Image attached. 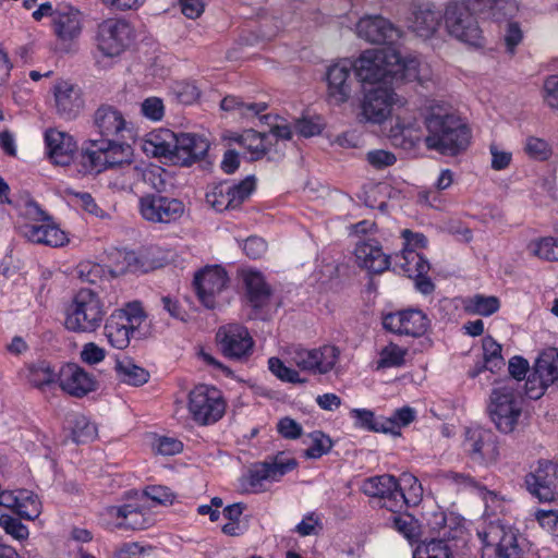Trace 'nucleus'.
Here are the masks:
<instances>
[{
	"label": "nucleus",
	"mask_w": 558,
	"mask_h": 558,
	"mask_svg": "<svg viewBox=\"0 0 558 558\" xmlns=\"http://www.w3.org/2000/svg\"><path fill=\"white\" fill-rule=\"evenodd\" d=\"M265 135V132L247 130L236 141L252 154V159H258L266 151Z\"/></svg>",
	"instance_id": "52"
},
{
	"label": "nucleus",
	"mask_w": 558,
	"mask_h": 558,
	"mask_svg": "<svg viewBox=\"0 0 558 558\" xmlns=\"http://www.w3.org/2000/svg\"><path fill=\"white\" fill-rule=\"evenodd\" d=\"M361 490L366 496L377 499L378 506L391 513L404 510L409 506V500L393 475L367 477L363 481Z\"/></svg>",
	"instance_id": "11"
},
{
	"label": "nucleus",
	"mask_w": 558,
	"mask_h": 558,
	"mask_svg": "<svg viewBox=\"0 0 558 558\" xmlns=\"http://www.w3.org/2000/svg\"><path fill=\"white\" fill-rule=\"evenodd\" d=\"M220 108L225 111L233 112L246 122L258 120L262 125L269 126L270 133L276 137V141L279 138L278 116L264 113L268 108L266 102H247L240 97L229 95L221 100Z\"/></svg>",
	"instance_id": "17"
},
{
	"label": "nucleus",
	"mask_w": 558,
	"mask_h": 558,
	"mask_svg": "<svg viewBox=\"0 0 558 558\" xmlns=\"http://www.w3.org/2000/svg\"><path fill=\"white\" fill-rule=\"evenodd\" d=\"M131 27L123 20L109 19L98 26L97 48L105 57H117L128 47Z\"/></svg>",
	"instance_id": "18"
},
{
	"label": "nucleus",
	"mask_w": 558,
	"mask_h": 558,
	"mask_svg": "<svg viewBox=\"0 0 558 558\" xmlns=\"http://www.w3.org/2000/svg\"><path fill=\"white\" fill-rule=\"evenodd\" d=\"M444 15L430 5H420L409 19V27L422 38H430L440 26Z\"/></svg>",
	"instance_id": "35"
},
{
	"label": "nucleus",
	"mask_w": 558,
	"mask_h": 558,
	"mask_svg": "<svg viewBox=\"0 0 558 558\" xmlns=\"http://www.w3.org/2000/svg\"><path fill=\"white\" fill-rule=\"evenodd\" d=\"M351 64L356 80L361 83L393 86L416 81L420 75L418 59L402 57L397 47L365 50Z\"/></svg>",
	"instance_id": "1"
},
{
	"label": "nucleus",
	"mask_w": 558,
	"mask_h": 558,
	"mask_svg": "<svg viewBox=\"0 0 558 558\" xmlns=\"http://www.w3.org/2000/svg\"><path fill=\"white\" fill-rule=\"evenodd\" d=\"M504 40L507 52L513 54L515 52L517 47L523 40V32L518 22L509 21L507 23Z\"/></svg>",
	"instance_id": "61"
},
{
	"label": "nucleus",
	"mask_w": 558,
	"mask_h": 558,
	"mask_svg": "<svg viewBox=\"0 0 558 558\" xmlns=\"http://www.w3.org/2000/svg\"><path fill=\"white\" fill-rule=\"evenodd\" d=\"M501 351V345L493 337H486L483 340V360L469 371V376L475 378L485 369L494 373L501 368L505 364Z\"/></svg>",
	"instance_id": "38"
},
{
	"label": "nucleus",
	"mask_w": 558,
	"mask_h": 558,
	"mask_svg": "<svg viewBox=\"0 0 558 558\" xmlns=\"http://www.w3.org/2000/svg\"><path fill=\"white\" fill-rule=\"evenodd\" d=\"M108 525L120 530L140 531L154 524L153 515L138 505L109 506L102 511Z\"/></svg>",
	"instance_id": "19"
},
{
	"label": "nucleus",
	"mask_w": 558,
	"mask_h": 558,
	"mask_svg": "<svg viewBox=\"0 0 558 558\" xmlns=\"http://www.w3.org/2000/svg\"><path fill=\"white\" fill-rule=\"evenodd\" d=\"M450 548L444 539H430L418 545L413 551V558H450Z\"/></svg>",
	"instance_id": "51"
},
{
	"label": "nucleus",
	"mask_w": 558,
	"mask_h": 558,
	"mask_svg": "<svg viewBox=\"0 0 558 558\" xmlns=\"http://www.w3.org/2000/svg\"><path fill=\"white\" fill-rule=\"evenodd\" d=\"M310 446L303 451L305 459H319L330 452L333 447V441L329 435L323 430H313L307 435Z\"/></svg>",
	"instance_id": "47"
},
{
	"label": "nucleus",
	"mask_w": 558,
	"mask_h": 558,
	"mask_svg": "<svg viewBox=\"0 0 558 558\" xmlns=\"http://www.w3.org/2000/svg\"><path fill=\"white\" fill-rule=\"evenodd\" d=\"M278 457L276 454L269 461L265 460L252 464L247 473L241 478V487L245 492L257 493L265 489L268 483L276 481L279 473Z\"/></svg>",
	"instance_id": "31"
},
{
	"label": "nucleus",
	"mask_w": 558,
	"mask_h": 558,
	"mask_svg": "<svg viewBox=\"0 0 558 558\" xmlns=\"http://www.w3.org/2000/svg\"><path fill=\"white\" fill-rule=\"evenodd\" d=\"M121 265L116 269L117 274L147 272L155 267L153 263L148 262L144 252H125L121 254Z\"/></svg>",
	"instance_id": "49"
},
{
	"label": "nucleus",
	"mask_w": 558,
	"mask_h": 558,
	"mask_svg": "<svg viewBox=\"0 0 558 558\" xmlns=\"http://www.w3.org/2000/svg\"><path fill=\"white\" fill-rule=\"evenodd\" d=\"M146 315L140 303H129L125 307L116 310L107 319L105 336L116 349L123 350L130 345L131 338L145 322Z\"/></svg>",
	"instance_id": "5"
},
{
	"label": "nucleus",
	"mask_w": 558,
	"mask_h": 558,
	"mask_svg": "<svg viewBox=\"0 0 558 558\" xmlns=\"http://www.w3.org/2000/svg\"><path fill=\"white\" fill-rule=\"evenodd\" d=\"M354 427L374 433H384V416H376L369 409L354 408L349 412Z\"/></svg>",
	"instance_id": "46"
},
{
	"label": "nucleus",
	"mask_w": 558,
	"mask_h": 558,
	"mask_svg": "<svg viewBox=\"0 0 558 558\" xmlns=\"http://www.w3.org/2000/svg\"><path fill=\"white\" fill-rule=\"evenodd\" d=\"M19 230L23 238L35 244L60 247L69 242L65 232L57 226L52 217L41 222H23Z\"/></svg>",
	"instance_id": "26"
},
{
	"label": "nucleus",
	"mask_w": 558,
	"mask_h": 558,
	"mask_svg": "<svg viewBox=\"0 0 558 558\" xmlns=\"http://www.w3.org/2000/svg\"><path fill=\"white\" fill-rule=\"evenodd\" d=\"M537 375L542 389L546 390L558 380V351L551 349L543 352L534 365V376Z\"/></svg>",
	"instance_id": "40"
},
{
	"label": "nucleus",
	"mask_w": 558,
	"mask_h": 558,
	"mask_svg": "<svg viewBox=\"0 0 558 558\" xmlns=\"http://www.w3.org/2000/svg\"><path fill=\"white\" fill-rule=\"evenodd\" d=\"M286 353L289 355L290 362L301 371L311 375H327L335 368L341 352L333 344H324L314 349L293 347L289 348Z\"/></svg>",
	"instance_id": "9"
},
{
	"label": "nucleus",
	"mask_w": 558,
	"mask_h": 558,
	"mask_svg": "<svg viewBox=\"0 0 558 558\" xmlns=\"http://www.w3.org/2000/svg\"><path fill=\"white\" fill-rule=\"evenodd\" d=\"M178 134L168 129H159L150 132L143 142V150L147 155L165 158L171 162V156L175 149Z\"/></svg>",
	"instance_id": "36"
},
{
	"label": "nucleus",
	"mask_w": 558,
	"mask_h": 558,
	"mask_svg": "<svg viewBox=\"0 0 558 558\" xmlns=\"http://www.w3.org/2000/svg\"><path fill=\"white\" fill-rule=\"evenodd\" d=\"M141 112L149 120L159 121L165 114L163 102L158 97H148L142 102Z\"/></svg>",
	"instance_id": "62"
},
{
	"label": "nucleus",
	"mask_w": 558,
	"mask_h": 558,
	"mask_svg": "<svg viewBox=\"0 0 558 558\" xmlns=\"http://www.w3.org/2000/svg\"><path fill=\"white\" fill-rule=\"evenodd\" d=\"M465 2L451 1L447 4L444 21L448 33L460 41L472 46L482 45V29L470 4Z\"/></svg>",
	"instance_id": "7"
},
{
	"label": "nucleus",
	"mask_w": 558,
	"mask_h": 558,
	"mask_svg": "<svg viewBox=\"0 0 558 558\" xmlns=\"http://www.w3.org/2000/svg\"><path fill=\"white\" fill-rule=\"evenodd\" d=\"M474 10L495 23L509 22L518 10L513 0H466Z\"/></svg>",
	"instance_id": "37"
},
{
	"label": "nucleus",
	"mask_w": 558,
	"mask_h": 558,
	"mask_svg": "<svg viewBox=\"0 0 558 558\" xmlns=\"http://www.w3.org/2000/svg\"><path fill=\"white\" fill-rule=\"evenodd\" d=\"M356 33L366 41L384 45V47H396V43L401 37V31L381 15L361 17L356 24Z\"/></svg>",
	"instance_id": "21"
},
{
	"label": "nucleus",
	"mask_w": 558,
	"mask_h": 558,
	"mask_svg": "<svg viewBox=\"0 0 558 558\" xmlns=\"http://www.w3.org/2000/svg\"><path fill=\"white\" fill-rule=\"evenodd\" d=\"M544 100L550 108L558 110V75H550L545 80Z\"/></svg>",
	"instance_id": "64"
},
{
	"label": "nucleus",
	"mask_w": 558,
	"mask_h": 558,
	"mask_svg": "<svg viewBox=\"0 0 558 558\" xmlns=\"http://www.w3.org/2000/svg\"><path fill=\"white\" fill-rule=\"evenodd\" d=\"M58 380L63 391L78 398L96 389L95 378L74 363L61 367Z\"/></svg>",
	"instance_id": "29"
},
{
	"label": "nucleus",
	"mask_w": 558,
	"mask_h": 558,
	"mask_svg": "<svg viewBox=\"0 0 558 558\" xmlns=\"http://www.w3.org/2000/svg\"><path fill=\"white\" fill-rule=\"evenodd\" d=\"M427 130L425 145L445 156H457L465 150L471 142V129L450 108L434 104L424 117Z\"/></svg>",
	"instance_id": "2"
},
{
	"label": "nucleus",
	"mask_w": 558,
	"mask_h": 558,
	"mask_svg": "<svg viewBox=\"0 0 558 558\" xmlns=\"http://www.w3.org/2000/svg\"><path fill=\"white\" fill-rule=\"evenodd\" d=\"M142 179L144 183L151 189L161 192L166 189L165 170L160 167L151 166L142 170Z\"/></svg>",
	"instance_id": "59"
},
{
	"label": "nucleus",
	"mask_w": 558,
	"mask_h": 558,
	"mask_svg": "<svg viewBox=\"0 0 558 558\" xmlns=\"http://www.w3.org/2000/svg\"><path fill=\"white\" fill-rule=\"evenodd\" d=\"M477 536L482 543V558H523V536L500 519L484 521L477 529Z\"/></svg>",
	"instance_id": "4"
},
{
	"label": "nucleus",
	"mask_w": 558,
	"mask_h": 558,
	"mask_svg": "<svg viewBox=\"0 0 558 558\" xmlns=\"http://www.w3.org/2000/svg\"><path fill=\"white\" fill-rule=\"evenodd\" d=\"M368 163L377 170L390 167L396 163L397 158L393 153L384 149L369 150L366 155Z\"/></svg>",
	"instance_id": "60"
},
{
	"label": "nucleus",
	"mask_w": 558,
	"mask_h": 558,
	"mask_svg": "<svg viewBox=\"0 0 558 558\" xmlns=\"http://www.w3.org/2000/svg\"><path fill=\"white\" fill-rule=\"evenodd\" d=\"M395 96L392 86L378 85L366 92L361 105L364 120L376 124L383 123L391 113Z\"/></svg>",
	"instance_id": "24"
},
{
	"label": "nucleus",
	"mask_w": 558,
	"mask_h": 558,
	"mask_svg": "<svg viewBox=\"0 0 558 558\" xmlns=\"http://www.w3.org/2000/svg\"><path fill=\"white\" fill-rule=\"evenodd\" d=\"M524 153L533 160L547 161L553 155V147L544 138L527 136L524 143Z\"/></svg>",
	"instance_id": "54"
},
{
	"label": "nucleus",
	"mask_w": 558,
	"mask_h": 558,
	"mask_svg": "<svg viewBox=\"0 0 558 558\" xmlns=\"http://www.w3.org/2000/svg\"><path fill=\"white\" fill-rule=\"evenodd\" d=\"M114 369L119 380L131 386H142L149 379V373L129 357L118 360Z\"/></svg>",
	"instance_id": "43"
},
{
	"label": "nucleus",
	"mask_w": 558,
	"mask_h": 558,
	"mask_svg": "<svg viewBox=\"0 0 558 558\" xmlns=\"http://www.w3.org/2000/svg\"><path fill=\"white\" fill-rule=\"evenodd\" d=\"M57 114L64 120L75 119L84 108L82 90L78 86L59 81L52 88Z\"/></svg>",
	"instance_id": "28"
},
{
	"label": "nucleus",
	"mask_w": 558,
	"mask_h": 558,
	"mask_svg": "<svg viewBox=\"0 0 558 558\" xmlns=\"http://www.w3.org/2000/svg\"><path fill=\"white\" fill-rule=\"evenodd\" d=\"M500 308V301L494 295L475 294L464 301V310L470 314L490 316Z\"/></svg>",
	"instance_id": "44"
},
{
	"label": "nucleus",
	"mask_w": 558,
	"mask_h": 558,
	"mask_svg": "<svg viewBox=\"0 0 558 558\" xmlns=\"http://www.w3.org/2000/svg\"><path fill=\"white\" fill-rule=\"evenodd\" d=\"M26 378L32 386L43 388L44 386L54 383L57 373L51 367L50 363L38 361L27 365Z\"/></svg>",
	"instance_id": "45"
},
{
	"label": "nucleus",
	"mask_w": 558,
	"mask_h": 558,
	"mask_svg": "<svg viewBox=\"0 0 558 558\" xmlns=\"http://www.w3.org/2000/svg\"><path fill=\"white\" fill-rule=\"evenodd\" d=\"M0 525L4 531L17 539H23L28 536L27 527L22 522L9 514H2L0 517Z\"/></svg>",
	"instance_id": "63"
},
{
	"label": "nucleus",
	"mask_w": 558,
	"mask_h": 558,
	"mask_svg": "<svg viewBox=\"0 0 558 558\" xmlns=\"http://www.w3.org/2000/svg\"><path fill=\"white\" fill-rule=\"evenodd\" d=\"M325 124L319 116L306 117L302 116L294 121L295 132L303 137H313L319 135Z\"/></svg>",
	"instance_id": "57"
},
{
	"label": "nucleus",
	"mask_w": 558,
	"mask_h": 558,
	"mask_svg": "<svg viewBox=\"0 0 558 558\" xmlns=\"http://www.w3.org/2000/svg\"><path fill=\"white\" fill-rule=\"evenodd\" d=\"M381 324L391 333L420 338L429 329L430 319L422 310L408 307L385 314Z\"/></svg>",
	"instance_id": "12"
},
{
	"label": "nucleus",
	"mask_w": 558,
	"mask_h": 558,
	"mask_svg": "<svg viewBox=\"0 0 558 558\" xmlns=\"http://www.w3.org/2000/svg\"><path fill=\"white\" fill-rule=\"evenodd\" d=\"M407 349L399 347L398 344L390 342L384 347L379 352L378 367H400L405 362Z\"/></svg>",
	"instance_id": "53"
},
{
	"label": "nucleus",
	"mask_w": 558,
	"mask_h": 558,
	"mask_svg": "<svg viewBox=\"0 0 558 558\" xmlns=\"http://www.w3.org/2000/svg\"><path fill=\"white\" fill-rule=\"evenodd\" d=\"M352 66L350 59H342L328 68L326 80L329 102L341 105L349 100L352 92Z\"/></svg>",
	"instance_id": "25"
},
{
	"label": "nucleus",
	"mask_w": 558,
	"mask_h": 558,
	"mask_svg": "<svg viewBox=\"0 0 558 558\" xmlns=\"http://www.w3.org/2000/svg\"><path fill=\"white\" fill-rule=\"evenodd\" d=\"M247 303L254 307H263L270 299L271 290L260 271L247 268L240 271Z\"/></svg>",
	"instance_id": "33"
},
{
	"label": "nucleus",
	"mask_w": 558,
	"mask_h": 558,
	"mask_svg": "<svg viewBox=\"0 0 558 558\" xmlns=\"http://www.w3.org/2000/svg\"><path fill=\"white\" fill-rule=\"evenodd\" d=\"M463 445L470 459L478 464L492 465L498 461L499 440L490 429H468Z\"/></svg>",
	"instance_id": "16"
},
{
	"label": "nucleus",
	"mask_w": 558,
	"mask_h": 558,
	"mask_svg": "<svg viewBox=\"0 0 558 558\" xmlns=\"http://www.w3.org/2000/svg\"><path fill=\"white\" fill-rule=\"evenodd\" d=\"M107 308L100 295L88 288L74 293L64 310V327L72 332H94L104 323Z\"/></svg>",
	"instance_id": "3"
},
{
	"label": "nucleus",
	"mask_w": 558,
	"mask_h": 558,
	"mask_svg": "<svg viewBox=\"0 0 558 558\" xmlns=\"http://www.w3.org/2000/svg\"><path fill=\"white\" fill-rule=\"evenodd\" d=\"M140 211L145 220L169 223L183 215L184 204L177 198L145 195L140 198Z\"/></svg>",
	"instance_id": "22"
},
{
	"label": "nucleus",
	"mask_w": 558,
	"mask_h": 558,
	"mask_svg": "<svg viewBox=\"0 0 558 558\" xmlns=\"http://www.w3.org/2000/svg\"><path fill=\"white\" fill-rule=\"evenodd\" d=\"M175 149L171 156V162L180 166H190L203 159L208 149V141L196 134L181 133L177 136Z\"/></svg>",
	"instance_id": "30"
},
{
	"label": "nucleus",
	"mask_w": 558,
	"mask_h": 558,
	"mask_svg": "<svg viewBox=\"0 0 558 558\" xmlns=\"http://www.w3.org/2000/svg\"><path fill=\"white\" fill-rule=\"evenodd\" d=\"M41 504L38 497L29 490H20V502L17 514L22 518L34 520L40 513Z\"/></svg>",
	"instance_id": "56"
},
{
	"label": "nucleus",
	"mask_w": 558,
	"mask_h": 558,
	"mask_svg": "<svg viewBox=\"0 0 558 558\" xmlns=\"http://www.w3.org/2000/svg\"><path fill=\"white\" fill-rule=\"evenodd\" d=\"M489 414L499 432H513L522 414L519 392L509 386L495 388L490 396Z\"/></svg>",
	"instance_id": "6"
},
{
	"label": "nucleus",
	"mask_w": 558,
	"mask_h": 558,
	"mask_svg": "<svg viewBox=\"0 0 558 558\" xmlns=\"http://www.w3.org/2000/svg\"><path fill=\"white\" fill-rule=\"evenodd\" d=\"M524 483L531 495L539 501H554L558 498V463L539 460L536 468L525 475Z\"/></svg>",
	"instance_id": "14"
},
{
	"label": "nucleus",
	"mask_w": 558,
	"mask_h": 558,
	"mask_svg": "<svg viewBox=\"0 0 558 558\" xmlns=\"http://www.w3.org/2000/svg\"><path fill=\"white\" fill-rule=\"evenodd\" d=\"M223 355L234 361H244L253 352L254 340L246 327L228 324L218 329L216 335Z\"/></svg>",
	"instance_id": "15"
},
{
	"label": "nucleus",
	"mask_w": 558,
	"mask_h": 558,
	"mask_svg": "<svg viewBox=\"0 0 558 558\" xmlns=\"http://www.w3.org/2000/svg\"><path fill=\"white\" fill-rule=\"evenodd\" d=\"M255 190V178L246 177L238 184L221 182L215 185L207 194V203L217 211L238 208Z\"/></svg>",
	"instance_id": "13"
},
{
	"label": "nucleus",
	"mask_w": 558,
	"mask_h": 558,
	"mask_svg": "<svg viewBox=\"0 0 558 558\" xmlns=\"http://www.w3.org/2000/svg\"><path fill=\"white\" fill-rule=\"evenodd\" d=\"M132 157L131 145L112 138L92 141L83 156L84 162H88L90 170L97 173L116 166L130 165Z\"/></svg>",
	"instance_id": "8"
},
{
	"label": "nucleus",
	"mask_w": 558,
	"mask_h": 558,
	"mask_svg": "<svg viewBox=\"0 0 558 558\" xmlns=\"http://www.w3.org/2000/svg\"><path fill=\"white\" fill-rule=\"evenodd\" d=\"M415 420V411L410 407L397 409L390 417L384 416V434L399 436L401 428L410 425Z\"/></svg>",
	"instance_id": "48"
},
{
	"label": "nucleus",
	"mask_w": 558,
	"mask_h": 558,
	"mask_svg": "<svg viewBox=\"0 0 558 558\" xmlns=\"http://www.w3.org/2000/svg\"><path fill=\"white\" fill-rule=\"evenodd\" d=\"M94 126L104 138L131 137L132 123L114 106L104 104L94 112Z\"/></svg>",
	"instance_id": "23"
},
{
	"label": "nucleus",
	"mask_w": 558,
	"mask_h": 558,
	"mask_svg": "<svg viewBox=\"0 0 558 558\" xmlns=\"http://www.w3.org/2000/svg\"><path fill=\"white\" fill-rule=\"evenodd\" d=\"M529 251L539 259L558 262V235L543 236L530 242Z\"/></svg>",
	"instance_id": "50"
},
{
	"label": "nucleus",
	"mask_w": 558,
	"mask_h": 558,
	"mask_svg": "<svg viewBox=\"0 0 558 558\" xmlns=\"http://www.w3.org/2000/svg\"><path fill=\"white\" fill-rule=\"evenodd\" d=\"M477 495L482 498L485 505L484 513L487 517H496L506 510V499L495 490L488 489L485 485L481 488Z\"/></svg>",
	"instance_id": "55"
},
{
	"label": "nucleus",
	"mask_w": 558,
	"mask_h": 558,
	"mask_svg": "<svg viewBox=\"0 0 558 558\" xmlns=\"http://www.w3.org/2000/svg\"><path fill=\"white\" fill-rule=\"evenodd\" d=\"M57 36L63 40L73 39L81 33V16L77 11H57L53 15Z\"/></svg>",
	"instance_id": "41"
},
{
	"label": "nucleus",
	"mask_w": 558,
	"mask_h": 558,
	"mask_svg": "<svg viewBox=\"0 0 558 558\" xmlns=\"http://www.w3.org/2000/svg\"><path fill=\"white\" fill-rule=\"evenodd\" d=\"M95 424L87 421L85 416H77L72 429V438L76 444L92 441L96 437Z\"/></svg>",
	"instance_id": "58"
},
{
	"label": "nucleus",
	"mask_w": 558,
	"mask_h": 558,
	"mask_svg": "<svg viewBox=\"0 0 558 558\" xmlns=\"http://www.w3.org/2000/svg\"><path fill=\"white\" fill-rule=\"evenodd\" d=\"M421 126L415 117H396V122L390 128L389 137L393 146L409 150L414 148L421 140Z\"/></svg>",
	"instance_id": "34"
},
{
	"label": "nucleus",
	"mask_w": 558,
	"mask_h": 558,
	"mask_svg": "<svg viewBox=\"0 0 558 558\" xmlns=\"http://www.w3.org/2000/svg\"><path fill=\"white\" fill-rule=\"evenodd\" d=\"M189 411L199 425L218 422L226 411L222 392L213 386H196L189 395Z\"/></svg>",
	"instance_id": "10"
},
{
	"label": "nucleus",
	"mask_w": 558,
	"mask_h": 558,
	"mask_svg": "<svg viewBox=\"0 0 558 558\" xmlns=\"http://www.w3.org/2000/svg\"><path fill=\"white\" fill-rule=\"evenodd\" d=\"M390 269L398 275L412 278L415 274L420 272L418 265L422 263L430 265L428 259L415 250H401L400 253L391 255Z\"/></svg>",
	"instance_id": "39"
},
{
	"label": "nucleus",
	"mask_w": 558,
	"mask_h": 558,
	"mask_svg": "<svg viewBox=\"0 0 558 558\" xmlns=\"http://www.w3.org/2000/svg\"><path fill=\"white\" fill-rule=\"evenodd\" d=\"M47 154L50 160L58 166H68L73 160L76 143L73 137L57 129H49L45 133Z\"/></svg>",
	"instance_id": "32"
},
{
	"label": "nucleus",
	"mask_w": 558,
	"mask_h": 558,
	"mask_svg": "<svg viewBox=\"0 0 558 558\" xmlns=\"http://www.w3.org/2000/svg\"><path fill=\"white\" fill-rule=\"evenodd\" d=\"M228 275L218 265L206 266L194 276V286L202 304L207 308H215L218 298L227 288Z\"/></svg>",
	"instance_id": "20"
},
{
	"label": "nucleus",
	"mask_w": 558,
	"mask_h": 558,
	"mask_svg": "<svg viewBox=\"0 0 558 558\" xmlns=\"http://www.w3.org/2000/svg\"><path fill=\"white\" fill-rule=\"evenodd\" d=\"M354 256L356 265L369 274H383L391 266L392 256L384 253L380 242L376 239L357 242Z\"/></svg>",
	"instance_id": "27"
},
{
	"label": "nucleus",
	"mask_w": 558,
	"mask_h": 558,
	"mask_svg": "<svg viewBox=\"0 0 558 558\" xmlns=\"http://www.w3.org/2000/svg\"><path fill=\"white\" fill-rule=\"evenodd\" d=\"M391 527L401 534L410 544L421 541V524L414 515L403 512V510L392 513Z\"/></svg>",
	"instance_id": "42"
}]
</instances>
